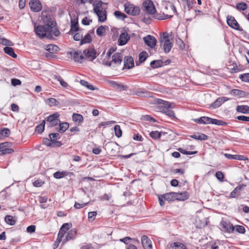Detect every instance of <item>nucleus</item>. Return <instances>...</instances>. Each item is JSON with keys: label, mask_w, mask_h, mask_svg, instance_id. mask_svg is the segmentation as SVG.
<instances>
[{"label": "nucleus", "mask_w": 249, "mask_h": 249, "mask_svg": "<svg viewBox=\"0 0 249 249\" xmlns=\"http://www.w3.org/2000/svg\"><path fill=\"white\" fill-rule=\"evenodd\" d=\"M164 200L168 201H172L176 200L175 193L170 192L163 194Z\"/></svg>", "instance_id": "obj_27"}, {"label": "nucleus", "mask_w": 249, "mask_h": 249, "mask_svg": "<svg viewBox=\"0 0 249 249\" xmlns=\"http://www.w3.org/2000/svg\"><path fill=\"white\" fill-rule=\"evenodd\" d=\"M165 8L166 9L169 8L171 10V12H170V14H171L170 15L166 14H164V13H159V14L155 13V14H153L154 15L153 17L157 19L158 20H163V19H167L169 18L172 17L173 16V14L176 13L177 12L175 7L174 6V5H173L172 4H167V6L165 7Z\"/></svg>", "instance_id": "obj_5"}, {"label": "nucleus", "mask_w": 249, "mask_h": 249, "mask_svg": "<svg viewBox=\"0 0 249 249\" xmlns=\"http://www.w3.org/2000/svg\"><path fill=\"white\" fill-rule=\"evenodd\" d=\"M231 94L234 96H237L240 97H244L247 95L245 91L237 89H233L231 90Z\"/></svg>", "instance_id": "obj_26"}, {"label": "nucleus", "mask_w": 249, "mask_h": 249, "mask_svg": "<svg viewBox=\"0 0 249 249\" xmlns=\"http://www.w3.org/2000/svg\"><path fill=\"white\" fill-rule=\"evenodd\" d=\"M239 77L243 81L249 83V73L241 74Z\"/></svg>", "instance_id": "obj_57"}, {"label": "nucleus", "mask_w": 249, "mask_h": 249, "mask_svg": "<svg viewBox=\"0 0 249 249\" xmlns=\"http://www.w3.org/2000/svg\"><path fill=\"white\" fill-rule=\"evenodd\" d=\"M43 142L44 144L47 146L53 147V143L51 140L48 138H44L43 140Z\"/></svg>", "instance_id": "obj_58"}, {"label": "nucleus", "mask_w": 249, "mask_h": 249, "mask_svg": "<svg viewBox=\"0 0 249 249\" xmlns=\"http://www.w3.org/2000/svg\"><path fill=\"white\" fill-rule=\"evenodd\" d=\"M29 5L31 10L34 12H39L42 9V5L39 0H31Z\"/></svg>", "instance_id": "obj_12"}, {"label": "nucleus", "mask_w": 249, "mask_h": 249, "mask_svg": "<svg viewBox=\"0 0 249 249\" xmlns=\"http://www.w3.org/2000/svg\"><path fill=\"white\" fill-rule=\"evenodd\" d=\"M110 84L114 87L115 88L120 90H124L125 89V87L124 86L119 84L117 82L111 81L110 82Z\"/></svg>", "instance_id": "obj_42"}, {"label": "nucleus", "mask_w": 249, "mask_h": 249, "mask_svg": "<svg viewBox=\"0 0 249 249\" xmlns=\"http://www.w3.org/2000/svg\"><path fill=\"white\" fill-rule=\"evenodd\" d=\"M160 42L163 46L164 52L165 53H169L173 46V40L171 36L166 32L163 33L160 37Z\"/></svg>", "instance_id": "obj_2"}, {"label": "nucleus", "mask_w": 249, "mask_h": 249, "mask_svg": "<svg viewBox=\"0 0 249 249\" xmlns=\"http://www.w3.org/2000/svg\"><path fill=\"white\" fill-rule=\"evenodd\" d=\"M97 214L96 212H90L88 213V218L90 220L93 221Z\"/></svg>", "instance_id": "obj_60"}, {"label": "nucleus", "mask_w": 249, "mask_h": 249, "mask_svg": "<svg viewBox=\"0 0 249 249\" xmlns=\"http://www.w3.org/2000/svg\"><path fill=\"white\" fill-rule=\"evenodd\" d=\"M114 16L119 19L124 20L126 18V15L120 11H116L114 13Z\"/></svg>", "instance_id": "obj_47"}, {"label": "nucleus", "mask_w": 249, "mask_h": 249, "mask_svg": "<svg viewBox=\"0 0 249 249\" xmlns=\"http://www.w3.org/2000/svg\"><path fill=\"white\" fill-rule=\"evenodd\" d=\"M45 49L51 53H54L59 50V48L54 44H48L45 46Z\"/></svg>", "instance_id": "obj_24"}, {"label": "nucleus", "mask_w": 249, "mask_h": 249, "mask_svg": "<svg viewBox=\"0 0 249 249\" xmlns=\"http://www.w3.org/2000/svg\"><path fill=\"white\" fill-rule=\"evenodd\" d=\"M54 78L55 80L58 81L60 85L64 88L68 87V85L67 82L63 80V78L60 75H54Z\"/></svg>", "instance_id": "obj_36"}, {"label": "nucleus", "mask_w": 249, "mask_h": 249, "mask_svg": "<svg viewBox=\"0 0 249 249\" xmlns=\"http://www.w3.org/2000/svg\"><path fill=\"white\" fill-rule=\"evenodd\" d=\"M114 132H115V134L116 136L118 138L121 137L122 136V131L120 128V125H116L114 126Z\"/></svg>", "instance_id": "obj_48"}, {"label": "nucleus", "mask_w": 249, "mask_h": 249, "mask_svg": "<svg viewBox=\"0 0 249 249\" xmlns=\"http://www.w3.org/2000/svg\"><path fill=\"white\" fill-rule=\"evenodd\" d=\"M67 175V172H65V171H62V172L57 171V172H55L53 174L54 178H57V179L61 178L63 177H64Z\"/></svg>", "instance_id": "obj_39"}, {"label": "nucleus", "mask_w": 249, "mask_h": 249, "mask_svg": "<svg viewBox=\"0 0 249 249\" xmlns=\"http://www.w3.org/2000/svg\"><path fill=\"white\" fill-rule=\"evenodd\" d=\"M134 66L133 58L131 56H125L124 58V67L130 69Z\"/></svg>", "instance_id": "obj_20"}, {"label": "nucleus", "mask_w": 249, "mask_h": 249, "mask_svg": "<svg viewBox=\"0 0 249 249\" xmlns=\"http://www.w3.org/2000/svg\"><path fill=\"white\" fill-rule=\"evenodd\" d=\"M130 38V36L126 32H123L120 36L118 43L120 45H124L127 43Z\"/></svg>", "instance_id": "obj_17"}, {"label": "nucleus", "mask_w": 249, "mask_h": 249, "mask_svg": "<svg viewBox=\"0 0 249 249\" xmlns=\"http://www.w3.org/2000/svg\"><path fill=\"white\" fill-rule=\"evenodd\" d=\"M211 122V124H214L218 125L225 126L227 124V123L224 121L213 118Z\"/></svg>", "instance_id": "obj_43"}, {"label": "nucleus", "mask_w": 249, "mask_h": 249, "mask_svg": "<svg viewBox=\"0 0 249 249\" xmlns=\"http://www.w3.org/2000/svg\"><path fill=\"white\" fill-rule=\"evenodd\" d=\"M73 237V234L72 231H69L65 236V238L63 241V243H66V242L69 241L71 239H72Z\"/></svg>", "instance_id": "obj_54"}, {"label": "nucleus", "mask_w": 249, "mask_h": 249, "mask_svg": "<svg viewBox=\"0 0 249 249\" xmlns=\"http://www.w3.org/2000/svg\"><path fill=\"white\" fill-rule=\"evenodd\" d=\"M5 222L10 225H14L16 224V220L11 215H6L5 217Z\"/></svg>", "instance_id": "obj_35"}, {"label": "nucleus", "mask_w": 249, "mask_h": 249, "mask_svg": "<svg viewBox=\"0 0 249 249\" xmlns=\"http://www.w3.org/2000/svg\"><path fill=\"white\" fill-rule=\"evenodd\" d=\"M162 62L160 60H154L151 62L150 66L152 68L155 69L161 67Z\"/></svg>", "instance_id": "obj_44"}, {"label": "nucleus", "mask_w": 249, "mask_h": 249, "mask_svg": "<svg viewBox=\"0 0 249 249\" xmlns=\"http://www.w3.org/2000/svg\"><path fill=\"white\" fill-rule=\"evenodd\" d=\"M215 177L217 178V179L219 180L221 182L223 181V178L224 177V176L223 174V173L221 171H217L215 173Z\"/></svg>", "instance_id": "obj_56"}, {"label": "nucleus", "mask_w": 249, "mask_h": 249, "mask_svg": "<svg viewBox=\"0 0 249 249\" xmlns=\"http://www.w3.org/2000/svg\"><path fill=\"white\" fill-rule=\"evenodd\" d=\"M94 31H91L90 32L87 33L84 37L83 36L82 39L81 40V42H80V45H83L84 44L89 43L91 42L92 40L91 36H90V33H93Z\"/></svg>", "instance_id": "obj_23"}, {"label": "nucleus", "mask_w": 249, "mask_h": 249, "mask_svg": "<svg viewBox=\"0 0 249 249\" xmlns=\"http://www.w3.org/2000/svg\"><path fill=\"white\" fill-rule=\"evenodd\" d=\"M67 231H65V230L60 229L59 233L57 235V237L56 240L55 242V244L57 245L60 242L62 241V239L64 237V235L66 233Z\"/></svg>", "instance_id": "obj_30"}, {"label": "nucleus", "mask_w": 249, "mask_h": 249, "mask_svg": "<svg viewBox=\"0 0 249 249\" xmlns=\"http://www.w3.org/2000/svg\"><path fill=\"white\" fill-rule=\"evenodd\" d=\"M147 56H148V54L146 52H142L141 53L139 54V61L141 62H144L145 60V59H146Z\"/></svg>", "instance_id": "obj_53"}, {"label": "nucleus", "mask_w": 249, "mask_h": 249, "mask_svg": "<svg viewBox=\"0 0 249 249\" xmlns=\"http://www.w3.org/2000/svg\"><path fill=\"white\" fill-rule=\"evenodd\" d=\"M247 4L244 2L238 3L236 4V8L240 11H245L247 9Z\"/></svg>", "instance_id": "obj_46"}, {"label": "nucleus", "mask_w": 249, "mask_h": 249, "mask_svg": "<svg viewBox=\"0 0 249 249\" xmlns=\"http://www.w3.org/2000/svg\"><path fill=\"white\" fill-rule=\"evenodd\" d=\"M246 187V185L244 184L239 185L230 193L229 197L236 198L238 197L241 195V192L245 189Z\"/></svg>", "instance_id": "obj_11"}, {"label": "nucleus", "mask_w": 249, "mask_h": 249, "mask_svg": "<svg viewBox=\"0 0 249 249\" xmlns=\"http://www.w3.org/2000/svg\"><path fill=\"white\" fill-rule=\"evenodd\" d=\"M46 103L50 107H53L57 106L59 104V102L55 99L51 98L47 99Z\"/></svg>", "instance_id": "obj_41"}, {"label": "nucleus", "mask_w": 249, "mask_h": 249, "mask_svg": "<svg viewBox=\"0 0 249 249\" xmlns=\"http://www.w3.org/2000/svg\"><path fill=\"white\" fill-rule=\"evenodd\" d=\"M171 106L170 107H163L160 106V111L165 113L166 115L170 117L172 119H176V116L174 112L170 109Z\"/></svg>", "instance_id": "obj_15"}, {"label": "nucleus", "mask_w": 249, "mask_h": 249, "mask_svg": "<svg viewBox=\"0 0 249 249\" xmlns=\"http://www.w3.org/2000/svg\"><path fill=\"white\" fill-rule=\"evenodd\" d=\"M176 200L180 201H184L189 197V195L187 192H182L181 193H175Z\"/></svg>", "instance_id": "obj_22"}, {"label": "nucleus", "mask_w": 249, "mask_h": 249, "mask_svg": "<svg viewBox=\"0 0 249 249\" xmlns=\"http://www.w3.org/2000/svg\"><path fill=\"white\" fill-rule=\"evenodd\" d=\"M81 29H79L78 27V24L76 25H71V32L72 34H73V32H75L77 31H78L79 30H81Z\"/></svg>", "instance_id": "obj_59"}, {"label": "nucleus", "mask_w": 249, "mask_h": 249, "mask_svg": "<svg viewBox=\"0 0 249 249\" xmlns=\"http://www.w3.org/2000/svg\"><path fill=\"white\" fill-rule=\"evenodd\" d=\"M0 43L3 45L5 46H13V43L9 40L7 39L4 37L0 36Z\"/></svg>", "instance_id": "obj_38"}, {"label": "nucleus", "mask_w": 249, "mask_h": 249, "mask_svg": "<svg viewBox=\"0 0 249 249\" xmlns=\"http://www.w3.org/2000/svg\"><path fill=\"white\" fill-rule=\"evenodd\" d=\"M103 2L100 1L93 4L94 11L98 18L100 22H104L107 19V12L102 7Z\"/></svg>", "instance_id": "obj_3"}, {"label": "nucleus", "mask_w": 249, "mask_h": 249, "mask_svg": "<svg viewBox=\"0 0 249 249\" xmlns=\"http://www.w3.org/2000/svg\"><path fill=\"white\" fill-rule=\"evenodd\" d=\"M8 46H7L4 48V51L5 53L8 54V55L13 57V58H16L17 57V55L14 53L13 49Z\"/></svg>", "instance_id": "obj_28"}, {"label": "nucleus", "mask_w": 249, "mask_h": 249, "mask_svg": "<svg viewBox=\"0 0 249 249\" xmlns=\"http://www.w3.org/2000/svg\"><path fill=\"white\" fill-rule=\"evenodd\" d=\"M220 226L223 231L227 232H232L234 229L233 225L229 222L222 221L220 223Z\"/></svg>", "instance_id": "obj_13"}, {"label": "nucleus", "mask_w": 249, "mask_h": 249, "mask_svg": "<svg viewBox=\"0 0 249 249\" xmlns=\"http://www.w3.org/2000/svg\"><path fill=\"white\" fill-rule=\"evenodd\" d=\"M236 110L242 113L249 114V107L246 105L237 106Z\"/></svg>", "instance_id": "obj_25"}, {"label": "nucleus", "mask_w": 249, "mask_h": 249, "mask_svg": "<svg viewBox=\"0 0 249 249\" xmlns=\"http://www.w3.org/2000/svg\"><path fill=\"white\" fill-rule=\"evenodd\" d=\"M35 30L36 35L41 38L47 37L51 39L53 37V35L58 36L60 35V32L56 27V23L53 21H49L43 26H35Z\"/></svg>", "instance_id": "obj_1"}, {"label": "nucleus", "mask_w": 249, "mask_h": 249, "mask_svg": "<svg viewBox=\"0 0 249 249\" xmlns=\"http://www.w3.org/2000/svg\"><path fill=\"white\" fill-rule=\"evenodd\" d=\"M106 29L102 25L99 26L96 30V34L99 36H104L106 34Z\"/></svg>", "instance_id": "obj_37"}, {"label": "nucleus", "mask_w": 249, "mask_h": 249, "mask_svg": "<svg viewBox=\"0 0 249 249\" xmlns=\"http://www.w3.org/2000/svg\"><path fill=\"white\" fill-rule=\"evenodd\" d=\"M72 57L75 62L80 63L82 62L85 59L83 52L82 53L80 51H77L74 52L72 54Z\"/></svg>", "instance_id": "obj_18"}, {"label": "nucleus", "mask_w": 249, "mask_h": 249, "mask_svg": "<svg viewBox=\"0 0 249 249\" xmlns=\"http://www.w3.org/2000/svg\"><path fill=\"white\" fill-rule=\"evenodd\" d=\"M122 58L123 55L121 53H116L112 55V59L111 61L108 62L104 60L103 61V63L106 66L115 67L121 63L122 61Z\"/></svg>", "instance_id": "obj_4"}, {"label": "nucleus", "mask_w": 249, "mask_h": 249, "mask_svg": "<svg viewBox=\"0 0 249 249\" xmlns=\"http://www.w3.org/2000/svg\"><path fill=\"white\" fill-rule=\"evenodd\" d=\"M143 39L144 43L151 48H154L156 44V39L154 37L151 35H148L147 36L143 37Z\"/></svg>", "instance_id": "obj_14"}, {"label": "nucleus", "mask_w": 249, "mask_h": 249, "mask_svg": "<svg viewBox=\"0 0 249 249\" xmlns=\"http://www.w3.org/2000/svg\"><path fill=\"white\" fill-rule=\"evenodd\" d=\"M77 32L73 35V39L75 41H80V42H81L83 36V31L81 30Z\"/></svg>", "instance_id": "obj_34"}, {"label": "nucleus", "mask_w": 249, "mask_h": 249, "mask_svg": "<svg viewBox=\"0 0 249 249\" xmlns=\"http://www.w3.org/2000/svg\"><path fill=\"white\" fill-rule=\"evenodd\" d=\"M81 85L87 87V88L90 90H94V89L92 85H90L89 83L84 80H81L80 82Z\"/></svg>", "instance_id": "obj_50"}, {"label": "nucleus", "mask_w": 249, "mask_h": 249, "mask_svg": "<svg viewBox=\"0 0 249 249\" xmlns=\"http://www.w3.org/2000/svg\"><path fill=\"white\" fill-rule=\"evenodd\" d=\"M194 121L197 124H211L212 118L208 117L203 116L199 118L194 119Z\"/></svg>", "instance_id": "obj_19"}, {"label": "nucleus", "mask_w": 249, "mask_h": 249, "mask_svg": "<svg viewBox=\"0 0 249 249\" xmlns=\"http://www.w3.org/2000/svg\"><path fill=\"white\" fill-rule=\"evenodd\" d=\"M59 124V128L58 131L60 133H64L69 127V124L68 123H62Z\"/></svg>", "instance_id": "obj_33"}, {"label": "nucleus", "mask_w": 249, "mask_h": 249, "mask_svg": "<svg viewBox=\"0 0 249 249\" xmlns=\"http://www.w3.org/2000/svg\"><path fill=\"white\" fill-rule=\"evenodd\" d=\"M143 6L146 12L150 15L155 14L156 10L155 7L151 0H146L143 2Z\"/></svg>", "instance_id": "obj_6"}, {"label": "nucleus", "mask_w": 249, "mask_h": 249, "mask_svg": "<svg viewBox=\"0 0 249 249\" xmlns=\"http://www.w3.org/2000/svg\"><path fill=\"white\" fill-rule=\"evenodd\" d=\"M115 123H116V122L114 121H107V122H103L99 124V125L100 126L109 125H111L112 124H115Z\"/></svg>", "instance_id": "obj_62"}, {"label": "nucleus", "mask_w": 249, "mask_h": 249, "mask_svg": "<svg viewBox=\"0 0 249 249\" xmlns=\"http://www.w3.org/2000/svg\"><path fill=\"white\" fill-rule=\"evenodd\" d=\"M192 138L198 140H206L208 139V136L202 133H196L191 136Z\"/></svg>", "instance_id": "obj_29"}, {"label": "nucleus", "mask_w": 249, "mask_h": 249, "mask_svg": "<svg viewBox=\"0 0 249 249\" xmlns=\"http://www.w3.org/2000/svg\"><path fill=\"white\" fill-rule=\"evenodd\" d=\"M91 22L92 20L89 19L87 17L84 18L82 20V23L85 25H89Z\"/></svg>", "instance_id": "obj_61"}, {"label": "nucleus", "mask_w": 249, "mask_h": 249, "mask_svg": "<svg viewBox=\"0 0 249 249\" xmlns=\"http://www.w3.org/2000/svg\"><path fill=\"white\" fill-rule=\"evenodd\" d=\"M228 100V99L226 97H221L218 98L215 102L211 105V107L215 108L219 107L223 103Z\"/></svg>", "instance_id": "obj_21"}, {"label": "nucleus", "mask_w": 249, "mask_h": 249, "mask_svg": "<svg viewBox=\"0 0 249 249\" xmlns=\"http://www.w3.org/2000/svg\"><path fill=\"white\" fill-rule=\"evenodd\" d=\"M10 131L8 128H4L0 131V137H7L10 135Z\"/></svg>", "instance_id": "obj_49"}, {"label": "nucleus", "mask_w": 249, "mask_h": 249, "mask_svg": "<svg viewBox=\"0 0 249 249\" xmlns=\"http://www.w3.org/2000/svg\"><path fill=\"white\" fill-rule=\"evenodd\" d=\"M85 58L88 59L89 61L93 60L97 57L96 51L92 48H89L83 51Z\"/></svg>", "instance_id": "obj_7"}, {"label": "nucleus", "mask_w": 249, "mask_h": 249, "mask_svg": "<svg viewBox=\"0 0 249 249\" xmlns=\"http://www.w3.org/2000/svg\"><path fill=\"white\" fill-rule=\"evenodd\" d=\"M49 137L51 141L53 142L59 138V134L57 133H52L49 135Z\"/></svg>", "instance_id": "obj_55"}, {"label": "nucleus", "mask_w": 249, "mask_h": 249, "mask_svg": "<svg viewBox=\"0 0 249 249\" xmlns=\"http://www.w3.org/2000/svg\"><path fill=\"white\" fill-rule=\"evenodd\" d=\"M45 121H43V122L40 124L39 125H37L36 127V131L39 133H42L44 129V126H45Z\"/></svg>", "instance_id": "obj_51"}, {"label": "nucleus", "mask_w": 249, "mask_h": 249, "mask_svg": "<svg viewBox=\"0 0 249 249\" xmlns=\"http://www.w3.org/2000/svg\"><path fill=\"white\" fill-rule=\"evenodd\" d=\"M124 6L125 11L128 14L135 16L138 15L140 12V8L133 4H125Z\"/></svg>", "instance_id": "obj_10"}, {"label": "nucleus", "mask_w": 249, "mask_h": 249, "mask_svg": "<svg viewBox=\"0 0 249 249\" xmlns=\"http://www.w3.org/2000/svg\"><path fill=\"white\" fill-rule=\"evenodd\" d=\"M237 119L239 120L244 122H249V117L248 116H239L237 117Z\"/></svg>", "instance_id": "obj_64"}, {"label": "nucleus", "mask_w": 249, "mask_h": 249, "mask_svg": "<svg viewBox=\"0 0 249 249\" xmlns=\"http://www.w3.org/2000/svg\"><path fill=\"white\" fill-rule=\"evenodd\" d=\"M227 24L231 28L241 31L243 30V29L240 27L239 24L236 20L235 18L232 16H228L227 19Z\"/></svg>", "instance_id": "obj_9"}, {"label": "nucleus", "mask_w": 249, "mask_h": 249, "mask_svg": "<svg viewBox=\"0 0 249 249\" xmlns=\"http://www.w3.org/2000/svg\"><path fill=\"white\" fill-rule=\"evenodd\" d=\"M157 103L158 105H159L158 107H157V109L159 111L160 110V106H163L164 107L170 106V103L167 101H163L161 99H158L157 101Z\"/></svg>", "instance_id": "obj_31"}, {"label": "nucleus", "mask_w": 249, "mask_h": 249, "mask_svg": "<svg viewBox=\"0 0 249 249\" xmlns=\"http://www.w3.org/2000/svg\"><path fill=\"white\" fill-rule=\"evenodd\" d=\"M72 120L75 122L76 123L79 124L81 122H82L83 120V116L79 114H76L74 113L72 115Z\"/></svg>", "instance_id": "obj_32"}, {"label": "nucleus", "mask_w": 249, "mask_h": 249, "mask_svg": "<svg viewBox=\"0 0 249 249\" xmlns=\"http://www.w3.org/2000/svg\"><path fill=\"white\" fill-rule=\"evenodd\" d=\"M14 151L11 148H7V146H3L2 150L0 151V155H5L6 154H10L13 152Z\"/></svg>", "instance_id": "obj_45"}, {"label": "nucleus", "mask_w": 249, "mask_h": 249, "mask_svg": "<svg viewBox=\"0 0 249 249\" xmlns=\"http://www.w3.org/2000/svg\"><path fill=\"white\" fill-rule=\"evenodd\" d=\"M59 117V114L57 112L48 117L47 121L49 123V126L53 127L58 124L60 122V120L58 119Z\"/></svg>", "instance_id": "obj_8"}, {"label": "nucleus", "mask_w": 249, "mask_h": 249, "mask_svg": "<svg viewBox=\"0 0 249 249\" xmlns=\"http://www.w3.org/2000/svg\"><path fill=\"white\" fill-rule=\"evenodd\" d=\"M142 245L144 249H152L151 241L146 235H143L141 238Z\"/></svg>", "instance_id": "obj_16"}, {"label": "nucleus", "mask_w": 249, "mask_h": 249, "mask_svg": "<svg viewBox=\"0 0 249 249\" xmlns=\"http://www.w3.org/2000/svg\"><path fill=\"white\" fill-rule=\"evenodd\" d=\"M88 202L87 203H79L78 202H75L74 204V207L76 209H80L84 207H85L86 205L88 204Z\"/></svg>", "instance_id": "obj_63"}, {"label": "nucleus", "mask_w": 249, "mask_h": 249, "mask_svg": "<svg viewBox=\"0 0 249 249\" xmlns=\"http://www.w3.org/2000/svg\"><path fill=\"white\" fill-rule=\"evenodd\" d=\"M149 135L153 139H157L160 137L161 133L157 131H155L151 132Z\"/></svg>", "instance_id": "obj_52"}, {"label": "nucleus", "mask_w": 249, "mask_h": 249, "mask_svg": "<svg viewBox=\"0 0 249 249\" xmlns=\"http://www.w3.org/2000/svg\"><path fill=\"white\" fill-rule=\"evenodd\" d=\"M171 249H186L185 246L179 243H174L171 246Z\"/></svg>", "instance_id": "obj_40"}]
</instances>
